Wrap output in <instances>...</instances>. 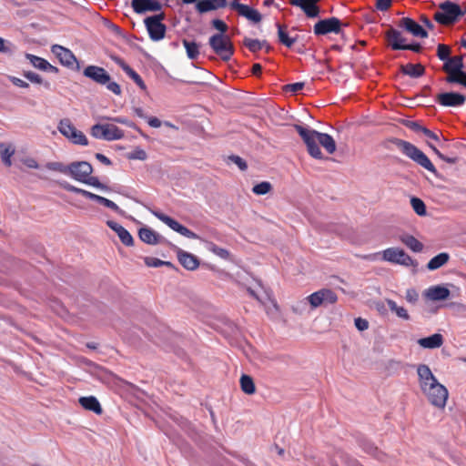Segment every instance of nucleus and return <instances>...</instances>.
Returning <instances> with one entry per match:
<instances>
[{"label":"nucleus","mask_w":466,"mask_h":466,"mask_svg":"<svg viewBox=\"0 0 466 466\" xmlns=\"http://www.w3.org/2000/svg\"><path fill=\"white\" fill-rule=\"evenodd\" d=\"M91 136L106 141L118 140L124 137V131L112 124H96L91 127Z\"/></svg>","instance_id":"9"},{"label":"nucleus","mask_w":466,"mask_h":466,"mask_svg":"<svg viewBox=\"0 0 466 466\" xmlns=\"http://www.w3.org/2000/svg\"><path fill=\"white\" fill-rule=\"evenodd\" d=\"M205 248L208 251H210L213 254H215L216 256L219 257L220 258L227 260V259H229V258H230V253L228 249L220 248L211 241H205Z\"/></svg>","instance_id":"35"},{"label":"nucleus","mask_w":466,"mask_h":466,"mask_svg":"<svg viewBox=\"0 0 466 466\" xmlns=\"http://www.w3.org/2000/svg\"><path fill=\"white\" fill-rule=\"evenodd\" d=\"M58 131L71 143L80 146H87L88 140L85 134L77 130L69 118H63L57 126Z\"/></svg>","instance_id":"7"},{"label":"nucleus","mask_w":466,"mask_h":466,"mask_svg":"<svg viewBox=\"0 0 466 466\" xmlns=\"http://www.w3.org/2000/svg\"><path fill=\"white\" fill-rule=\"evenodd\" d=\"M123 71L137 85L141 90H146L147 86L142 77L132 69L124 60H116Z\"/></svg>","instance_id":"29"},{"label":"nucleus","mask_w":466,"mask_h":466,"mask_svg":"<svg viewBox=\"0 0 466 466\" xmlns=\"http://www.w3.org/2000/svg\"><path fill=\"white\" fill-rule=\"evenodd\" d=\"M145 264L147 267L152 268H158L164 265V260H161L159 258H152V257H146L144 258Z\"/></svg>","instance_id":"58"},{"label":"nucleus","mask_w":466,"mask_h":466,"mask_svg":"<svg viewBox=\"0 0 466 466\" xmlns=\"http://www.w3.org/2000/svg\"><path fill=\"white\" fill-rule=\"evenodd\" d=\"M399 26L404 28L414 36L421 38L428 36V32L420 25L410 17H403L400 21Z\"/></svg>","instance_id":"18"},{"label":"nucleus","mask_w":466,"mask_h":466,"mask_svg":"<svg viewBox=\"0 0 466 466\" xmlns=\"http://www.w3.org/2000/svg\"><path fill=\"white\" fill-rule=\"evenodd\" d=\"M109 73L103 67L88 66L84 69V76L101 86Z\"/></svg>","instance_id":"21"},{"label":"nucleus","mask_w":466,"mask_h":466,"mask_svg":"<svg viewBox=\"0 0 466 466\" xmlns=\"http://www.w3.org/2000/svg\"><path fill=\"white\" fill-rule=\"evenodd\" d=\"M437 102L443 106H461L464 105L466 97L456 92H444L437 96Z\"/></svg>","instance_id":"15"},{"label":"nucleus","mask_w":466,"mask_h":466,"mask_svg":"<svg viewBox=\"0 0 466 466\" xmlns=\"http://www.w3.org/2000/svg\"><path fill=\"white\" fill-rule=\"evenodd\" d=\"M183 45L188 58H197L199 55V46L196 42L187 39H183Z\"/></svg>","instance_id":"42"},{"label":"nucleus","mask_w":466,"mask_h":466,"mask_svg":"<svg viewBox=\"0 0 466 466\" xmlns=\"http://www.w3.org/2000/svg\"><path fill=\"white\" fill-rule=\"evenodd\" d=\"M131 7L135 13L142 15L147 12L160 11L162 4L158 0H132Z\"/></svg>","instance_id":"14"},{"label":"nucleus","mask_w":466,"mask_h":466,"mask_svg":"<svg viewBox=\"0 0 466 466\" xmlns=\"http://www.w3.org/2000/svg\"><path fill=\"white\" fill-rule=\"evenodd\" d=\"M294 128L303 139L309 154L316 159H323V154L319 145L329 153L333 154L336 151V142L334 138L327 134L301 125H295Z\"/></svg>","instance_id":"2"},{"label":"nucleus","mask_w":466,"mask_h":466,"mask_svg":"<svg viewBox=\"0 0 466 466\" xmlns=\"http://www.w3.org/2000/svg\"><path fill=\"white\" fill-rule=\"evenodd\" d=\"M303 82H297L293 84H288L283 86V90L285 92H290L292 94H296L297 92L300 91L304 87Z\"/></svg>","instance_id":"55"},{"label":"nucleus","mask_w":466,"mask_h":466,"mask_svg":"<svg viewBox=\"0 0 466 466\" xmlns=\"http://www.w3.org/2000/svg\"><path fill=\"white\" fill-rule=\"evenodd\" d=\"M238 14L255 24L262 20L261 14L248 5H243Z\"/></svg>","instance_id":"30"},{"label":"nucleus","mask_w":466,"mask_h":466,"mask_svg":"<svg viewBox=\"0 0 466 466\" xmlns=\"http://www.w3.org/2000/svg\"><path fill=\"white\" fill-rule=\"evenodd\" d=\"M411 207L414 210V212L419 216H425L426 215V206L424 202L416 197L411 198L410 199Z\"/></svg>","instance_id":"45"},{"label":"nucleus","mask_w":466,"mask_h":466,"mask_svg":"<svg viewBox=\"0 0 466 466\" xmlns=\"http://www.w3.org/2000/svg\"><path fill=\"white\" fill-rule=\"evenodd\" d=\"M400 239L406 247L414 252H420L423 249V244L411 235H401Z\"/></svg>","instance_id":"32"},{"label":"nucleus","mask_w":466,"mask_h":466,"mask_svg":"<svg viewBox=\"0 0 466 466\" xmlns=\"http://www.w3.org/2000/svg\"><path fill=\"white\" fill-rule=\"evenodd\" d=\"M382 258L385 261L405 267H418V262L400 248H389L383 250Z\"/></svg>","instance_id":"10"},{"label":"nucleus","mask_w":466,"mask_h":466,"mask_svg":"<svg viewBox=\"0 0 466 466\" xmlns=\"http://www.w3.org/2000/svg\"><path fill=\"white\" fill-rule=\"evenodd\" d=\"M46 168L51 171H56L67 176L68 165H65L62 162H48L46 164Z\"/></svg>","instance_id":"50"},{"label":"nucleus","mask_w":466,"mask_h":466,"mask_svg":"<svg viewBox=\"0 0 466 466\" xmlns=\"http://www.w3.org/2000/svg\"><path fill=\"white\" fill-rule=\"evenodd\" d=\"M439 8L441 11L434 14V20L442 25L455 24L465 14L458 4L451 1L440 4Z\"/></svg>","instance_id":"4"},{"label":"nucleus","mask_w":466,"mask_h":466,"mask_svg":"<svg viewBox=\"0 0 466 466\" xmlns=\"http://www.w3.org/2000/svg\"><path fill=\"white\" fill-rule=\"evenodd\" d=\"M60 185L65 190H66L68 192L82 195L83 197L92 200V197L94 196V193H92V192H89L86 189L76 187L66 181L62 182Z\"/></svg>","instance_id":"39"},{"label":"nucleus","mask_w":466,"mask_h":466,"mask_svg":"<svg viewBox=\"0 0 466 466\" xmlns=\"http://www.w3.org/2000/svg\"><path fill=\"white\" fill-rule=\"evenodd\" d=\"M15 51L16 46L12 42L0 37V53L12 56L15 53Z\"/></svg>","instance_id":"46"},{"label":"nucleus","mask_w":466,"mask_h":466,"mask_svg":"<svg viewBox=\"0 0 466 466\" xmlns=\"http://www.w3.org/2000/svg\"><path fill=\"white\" fill-rule=\"evenodd\" d=\"M228 161L237 165L238 167V168L242 171H245L248 168L247 162L239 156L231 155L228 157Z\"/></svg>","instance_id":"53"},{"label":"nucleus","mask_w":466,"mask_h":466,"mask_svg":"<svg viewBox=\"0 0 466 466\" xmlns=\"http://www.w3.org/2000/svg\"><path fill=\"white\" fill-rule=\"evenodd\" d=\"M400 70L404 75L412 78L420 77L425 73V67L420 64L408 63L405 65H400Z\"/></svg>","instance_id":"28"},{"label":"nucleus","mask_w":466,"mask_h":466,"mask_svg":"<svg viewBox=\"0 0 466 466\" xmlns=\"http://www.w3.org/2000/svg\"><path fill=\"white\" fill-rule=\"evenodd\" d=\"M438 58H464L463 55L451 56V47L444 44H439L437 47Z\"/></svg>","instance_id":"44"},{"label":"nucleus","mask_w":466,"mask_h":466,"mask_svg":"<svg viewBox=\"0 0 466 466\" xmlns=\"http://www.w3.org/2000/svg\"><path fill=\"white\" fill-rule=\"evenodd\" d=\"M227 5V0H200L197 2L196 9L198 13L204 14L219 8H224Z\"/></svg>","instance_id":"23"},{"label":"nucleus","mask_w":466,"mask_h":466,"mask_svg":"<svg viewBox=\"0 0 466 466\" xmlns=\"http://www.w3.org/2000/svg\"><path fill=\"white\" fill-rule=\"evenodd\" d=\"M114 121L116 122V123H119V124L126 125V126H127L129 127H132V128L136 129L137 131H138L141 135H143L142 131L138 127H137V126L134 123L128 121L125 117L117 116V117L114 118Z\"/></svg>","instance_id":"60"},{"label":"nucleus","mask_w":466,"mask_h":466,"mask_svg":"<svg viewBox=\"0 0 466 466\" xmlns=\"http://www.w3.org/2000/svg\"><path fill=\"white\" fill-rule=\"evenodd\" d=\"M165 19L164 12L145 18L144 23L152 40L159 41L165 37L167 26L162 23Z\"/></svg>","instance_id":"8"},{"label":"nucleus","mask_w":466,"mask_h":466,"mask_svg":"<svg viewBox=\"0 0 466 466\" xmlns=\"http://www.w3.org/2000/svg\"><path fill=\"white\" fill-rule=\"evenodd\" d=\"M115 232L117 234L121 242L127 247H131L134 244V239L131 234L121 225L117 228H115Z\"/></svg>","instance_id":"40"},{"label":"nucleus","mask_w":466,"mask_h":466,"mask_svg":"<svg viewBox=\"0 0 466 466\" xmlns=\"http://www.w3.org/2000/svg\"><path fill=\"white\" fill-rule=\"evenodd\" d=\"M320 290V295L322 296L323 304H334L338 300L337 294L329 289H322Z\"/></svg>","instance_id":"47"},{"label":"nucleus","mask_w":466,"mask_h":466,"mask_svg":"<svg viewBox=\"0 0 466 466\" xmlns=\"http://www.w3.org/2000/svg\"><path fill=\"white\" fill-rule=\"evenodd\" d=\"M21 161L28 168H33V169H38L39 168V165H38L37 161L35 158H33V157H25V158H23Z\"/></svg>","instance_id":"63"},{"label":"nucleus","mask_w":466,"mask_h":466,"mask_svg":"<svg viewBox=\"0 0 466 466\" xmlns=\"http://www.w3.org/2000/svg\"><path fill=\"white\" fill-rule=\"evenodd\" d=\"M355 326L360 331H364L369 328V322L367 319L362 318H356L355 320Z\"/></svg>","instance_id":"61"},{"label":"nucleus","mask_w":466,"mask_h":466,"mask_svg":"<svg viewBox=\"0 0 466 466\" xmlns=\"http://www.w3.org/2000/svg\"><path fill=\"white\" fill-rule=\"evenodd\" d=\"M138 236L141 241L148 245H157L167 242L164 237L147 227L141 228L138 230Z\"/></svg>","instance_id":"19"},{"label":"nucleus","mask_w":466,"mask_h":466,"mask_svg":"<svg viewBox=\"0 0 466 466\" xmlns=\"http://www.w3.org/2000/svg\"><path fill=\"white\" fill-rule=\"evenodd\" d=\"M404 126L415 133H422L425 127L421 126L420 122L413 120H405Z\"/></svg>","instance_id":"54"},{"label":"nucleus","mask_w":466,"mask_h":466,"mask_svg":"<svg viewBox=\"0 0 466 466\" xmlns=\"http://www.w3.org/2000/svg\"><path fill=\"white\" fill-rule=\"evenodd\" d=\"M147 153L142 148H136L133 152H131L128 156L130 159H138V160H145L147 159Z\"/></svg>","instance_id":"57"},{"label":"nucleus","mask_w":466,"mask_h":466,"mask_svg":"<svg viewBox=\"0 0 466 466\" xmlns=\"http://www.w3.org/2000/svg\"><path fill=\"white\" fill-rule=\"evenodd\" d=\"M442 70L447 75L446 83L466 87V66L463 60H444Z\"/></svg>","instance_id":"5"},{"label":"nucleus","mask_w":466,"mask_h":466,"mask_svg":"<svg viewBox=\"0 0 466 466\" xmlns=\"http://www.w3.org/2000/svg\"><path fill=\"white\" fill-rule=\"evenodd\" d=\"M78 401L86 410L93 411L97 415H100L103 412L102 407L95 396L80 397Z\"/></svg>","instance_id":"25"},{"label":"nucleus","mask_w":466,"mask_h":466,"mask_svg":"<svg viewBox=\"0 0 466 466\" xmlns=\"http://www.w3.org/2000/svg\"><path fill=\"white\" fill-rule=\"evenodd\" d=\"M239 382L242 391L245 392L246 394L250 395L255 392L256 387L253 379L250 376L243 374L240 377Z\"/></svg>","instance_id":"37"},{"label":"nucleus","mask_w":466,"mask_h":466,"mask_svg":"<svg viewBox=\"0 0 466 466\" xmlns=\"http://www.w3.org/2000/svg\"><path fill=\"white\" fill-rule=\"evenodd\" d=\"M450 293V290L446 287L436 285L427 289L425 296L431 300L439 301L448 299Z\"/></svg>","instance_id":"24"},{"label":"nucleus","mask_w":466,"mask_h":466,"mask_svg":"<svg viewBox=\"0 0 466 466\" xmlns=\"http://www.w3.org/2000/svg\"><path fill=\"white\" fill-rule=\"evenodd\" d=\"M34 66L44 71H49L52 73H56L58 70L56 66L49 64L48 60H30Z\"/></svg>","instance_id":"48"},{"label":"nucleus","mask_w":466,"mask_h":466,"mask_svg":"<svg viewBox=\"0 0 466 466\" xmlns=\"http://www.w3.org/2000/svg\"><path fill=\"white\" fill-rule=\"evenodd\" d=\"M420 388L429 402L440 409L446 406L449 392L447 388L441 384L426 364L417 366Z\"/></svg>","instance_id":"1"},{"label":"nucleus","mask_w":466,"mask_h":466,"mask_svg":"<svg viewBox=\"0 0 466 466\" xmlns=\"http://www.w3.org/2000/svg\"><path fill=\"white\" fill-rule=\"evenodd\" d=\"M418 344L424 349H438L443 344V337L441 334L435 333L420 339Z\"/></svg>","instance_id":"26"},{"label":"nucleus","mask_w":466,"mask_h":466,"mask_svg":"<svg viewBox=\"0 0 466 466\" xmlns=\"http://www.w3.org/2000/svg\"><path fill=\"white\" fill-rule=\"evenodd\" d=\"M277 26L279 41L287 47H291L297 41L298 35H290V34L286 30V27L279 24H277Z\"/></svg>","instance_id":"31"},{"label":"nucleus","mask_w":466,"mask_h":466,"mask_svg":"<svg viewBox=\"0 0 466 466\" xmlns=\"http://www.w3.org/2000/svg\"><path fill=\"white\" fill-rule=\"evenodd\" d=\"M177 255L179 263L187 270H195L199 266L198 258L187 251L182 250L181 248H177Z\"/></svg>","instance_id":"20"},{"label":"nucleus","mask_w":466,"mask_h":466,"mask_svg":"<svg viewBox=\"0 0 466 466\" xmlns=\"http://www.w3.org/2000/svg\"><path fill=\"white\" fill-rule=\"evenodd\" d=\"M386 38L389 46L393 50H405L406 46V38L403 37L402 34L393 27H390V29L386 33Z\"/></svg>","instance_id":"17"},{"label":"nucleus","mask_w":466,"mask_h":466,"mask_svg":"<svg viewBox=\"0 0 466 466\" xmlns=\"http://www.w3.org/2000/svg\"><path fill=\"white\" fill-rule=\"evenodd\" d=\"M392 0H377L376 8L380 11H386L391 5Z\"/></svg>","instance_id":"62"},{"label":"nucleus","mask_w":466,"mask_h":466,"mask_svg":"<svg viewBox=\"0 0 466 466\" xmlns=\"http://www.w3.org/2000/svg\"><path fill=\"white\" fill-rule=\"evenodd\" d=\"M52 52L56 58H76L71 50L58 45L52 46Z\"/></svg>","instance_id":"43"},{"label":"nucleus","mask_w":466,"mask_h":466,"mask_svg":"<svg viewBox=\"0 0 466 466\" xmlns=\"http://www.w3.org/2000/svg\"><path fill=\"white\" fill-rule=\"evenodd\" d=\"M272 188V186L269 182L268 181H263V182H260L257 185H255L252 188V191L254 194L256 195H265L267 193H268Z\"/></svg>","instance_id":"49"},{"label":"nucleus","mask_w":466,"mask_h":466,"mask_svg":"<svg viewBox=\"0 0 466 466\" xmlns=\"http://www.w3.org/2000/svg\"><path fill=\"white\" fill-rule=\"evenodd\" d=\"M15 153V147L11 143H0V157L5 167H10L13 165L12 157Z\"/></svg>","instance_id":"27"},{"label":"nucleus","mask_w":466,"mask_h":466,"mask_svg":"<svg viewBox=\"0 0 466 466\" xmlns=\"http://www.w3.org/2000/svg\"><path fill=\"white\" fill-rule=\"evenodd\" d=\"M82 183L103 190L108 189V187L106 185L102 184L96 177H92L91 175L86 177L85 181H83Z\"/></svg>","instance_id":"52"},{"label":"nucleus","mask_w":466,"mask_h":466,"mask_svg":"<svg viewBox=\"0 0 466 466\" xmlns=\"http://www.w3.org/2000/svg\"><path fill=\"white\" fill-rule=\"evenodd\" d=\"M243 46L254 55L258 54V52L262 49H265L266 54H269L272 50V47L266 40L253 39L250 37H244Z\"/></svg>","instance_id":"22"},{"label":"nucleus","mask_w":466,"mask_h":466,"mask_svg":"<svg viewBox=\"0 0 466 466\" xmlns=\"http://www.w3.org/2000/svg\"><path fill=\"white\" fill-rule=\"evenodd\" d=\"M24 76L32 83L40 84L42 82L40 76L32 71H25Z\"/></svg>","instance_id":"59"},{"label":"nucleus","mask_w":466,"mask_h":466,"mask_svg":"<svg viewBox=\"0 0 466 466\" xmlns=\"http://www.w3.org/2000/svg\"><path fill=\"white\" fill-rule=\"evenodd\" d=\"M450 256L446 252L440 253L433 257L427 264L429 270H435L445 265L449 261Z\"/></svg>","instance_id":"33"},{"label":"nucleus","mask_w":466,"mask_h":466,"mask_svg":"<svg viewBox=\"0 0 466 466\" xmlns=\"http://www.w3.org/2000/svg\"><path fill=\"white\" fill-rule=\"evenodd\" d=\"M212 25L214 28H216L218 31H219L218 34H224L228 31V26L227 24L220 20V19H214L212 20Z\"/></svg>","instance_id":"56"},{"label":"nucleus","mask_w":466,"mask_h":466,"mask_svg":"<svg viewBox=\"0 0 466 466\" xmlns=\"http://www.w3.org/2000/svg\"><path fill=\"white\" fill-rule=\"evenodd\" d=\"M153 214L160 221L165 223L171 229H173L174 231L179 233L183 237H186V238H191V239L198 238V236L195 232H193L192 230L188 229L187 227L183 226L182 224H180L179 222H177V220H175L171 217H169V216H167V215H166V214H164L162 212H159V211H155V212H153Z\"/></svg>","instance_id":"12"},{"label":"nucleus","mask_w":466,"mask_h":466,"mask_svg":"<svg viewBox=\"0 0 466 466\" xmlns=\"http://www.w3.org/2000/svg\"><path fill=\"white\" fill-rule=\"evenodd\" d=\"M67 176L73 179L83 182L93 173V167L87 161H74L68 164Z\"/></svg>","instance_id":"11"},{"label":"nucleus","mask_w":466,"mask_h":466,"mask_svg":"<svg viewBox=\"0 0 466 466\" xmlns=\"http://www.w3.org/2000/svg\"><path fill=\"white\" fill-rule=\"evenodd\" d=\"M386 302H387L389 309L392 312H394L399 318H400L404 320L410 319V317L406 309H404L403 307L398 306L394 300L390 299H386Z\"/></svg>","instance_id":"36"},{"label":"nucleus","mask_w":466,"mask_h":466,"mask_svg":"<svg viewBox=\"0 0 466 466\" xmlns=\"http://www.w3.org/2000/svg\"><path fill=\"white\" fill-rule=\"evenodd\" d=\"M92 200L98 202L99 204L112 209L113 211L118 214L123 213L119 207L115 202L111 201L108 198L94 194V196L92 197Z\"/></svg>","instance_id":"41"},{"label":"nucleus","mask_w":466,"mask_h":466,"mask_svg":"<svg viewBox=\"0 0 466 466\" xmlns=\"http://www.w3.org/2000/svg\"><path fill=\"white\" fill-rule=\"evenodd\" d=\"M360 445L365 452L374 456L380 461H383L384 454L370 441L363 439L360 441Z\"/></svg>","instance_id":"34"},{"label":"nucleus","mask_w":466,"mask_h":466,"mask_svg":"<svg viewBox=\"0 0 466 466\" xmlns=\"http://www.w3.org/2000/svg\"><path fill=\"white\" fill-rule=\"evenodd\" d=\"M312 308H318L323 304L322 296L320 295V290L313 292L309 296L306 298Z\"/></svg>","instance_id":"51"},{"label":"nucleus","mask_w":466,"mask_h":466,"mask_svg":"<svg viewBox=\"0 0 466 466\" xmlns=\"http://www.w3.org/2000/svg\"><path fill=\"white\" fill-rule=\"evenodd\" d=\"M341 22L337 17H329L319 20L314 25V33L317 35H324L329 33L339 34L340 32Z\"/></svg>","instance_id":"13"},{"label":"nucleus","mask_w":466,"mask_h":466,"mask_svg":"<svg viewBox=\"0 0 466 466\" xmlns=\"http://www.w3.org/2000/svg\"><path fill=\"white\" fill-rule=\"evenodd\" d=\"M101 86L105 87L108 92H111L116 96H120L122 94L121 86L113 80L110 75L106 76Z\"/></svg>","instance_id":"38"},{"label":"nucleus","mask_w":466,"mask_h":466,"mask_svg":"<svg viewBox=\"0 0 466 466\" xmlns=\"http://www.w3.org/2000/svg\"><path fill=\"white\" fill-rule=\"evenodd\" d=\"M320 0H289V4L299 7L309 18L318 17L320 9L318 3Z\"/></svg>","instance_id":"16"},{"label":"nucleus","mask_w":466,"mask_h":466,"mask_svg":"<svg viewBox=\"0 0 466 466\" xmlns=\"http://www.w3.org/2000/svg\"><path fill=\"white\" fill-rule=\"evenodd\" d=\"M388 142L395 145L402 152L403 155L410 158L417 165L431 172L435 176H438V171L432 162L426 156V154L416 146L410 142L397 137H391L388 140Z\"/></svg>","instance_id":"3"},{"label":"nucleus","mask_w":466,"mask_h":466,"mask_svg":"<svg viewBox=\"0 0 466 466\" xmlns=\"http://www.w3.org/2000/svg\"><path fill=\"white\" fill-rule=\"evenodd\" d=\"M419 299V295L415 289H408L406 292V299L410 303H415Z\"/></svg>","instance_id":"64"},{"label":"nucleus","mask_w":466,"mask_h":466,"mask_svg":"<svg viewBox=\"0 0 466 466\" xmlns=\"http://www.w3.org/2000/svg\"><path fill=\"white\" fill-rule=\"evenodd\" d=\"M209 46L219 58H230L234 55V46L228 35L215 34L209 38Z\"/></svg>","instance_id":"6"}]
</instances>
